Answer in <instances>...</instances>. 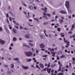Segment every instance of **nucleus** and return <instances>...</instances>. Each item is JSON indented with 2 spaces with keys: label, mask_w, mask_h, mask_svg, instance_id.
I'll use <instances>...</instances> for the list:
<instances>
[{
  "label": "nucleus",
  "mask_w": 75,
  "mask_h": 75,
  "mask_svg": "<svg viewBox=\"0 0 75 75\" xmlns=\"http://www.w3.org/2000/svg\"><path fill=\"white\" fill-rule=\"evenodd\" d=\"M25 54L27 57H31L33 55V52H25Z\"/></svg>",
  "instance_id": "obj_1"
},
{
  "label": "nucleus",
  "mask_w": 75,
  "mask_h": 75,
  "mask_svg": "<svg viewBox=\"0 0 75 75\" xmlns=\"http://www.w3.org/2000/svg\"><path fill=\"white\" fill-rule=\"evenodd\" d=\"M65 68L63 67L62 68L61 70V67L59 66V70L57 71L58 72H59V71H61L62 72H65Z\"/></svg>",
  "instance_id": "obj_2"
},
{
  "label": "nucleus",
  "mask_w": 75,
  "mask_h": 75,
  "mask_svg": "<svg viewBox=\"0 0 75 75\" xmlns=\"http://www.w3.org/2000/svg\"><path fill=\"white\" fill-rule=\"evenodd\" d=\"M65 6L68 9V10L69 7V4L68 1H66Z\"/></svg>",
  "instance_id": "obj_3"
},
{
  "label": "nucleus",
  "mask_w": 75,
  "mask_h": 75,
  "mask_svg": "<svg viewBox=\"0 0 75 75\" xmlns=\"http://www.w3.org/2000/svg\"><path fill=\"white\" fill-rule=\"evenodd\" d=\"M64 42H67L66 44H67V45H70V44H69V42H68V40H65V38H64Z\"/></svg>",
  "instance_id": "obj_4"
},
{
  "label": "nucleus",
  "mask_w": 75,
  "mask_h": 75,
  "mask_svg": "<svg viewBox=\"0 0 75 75\" xmlns=\"http://www.w3.org/2000/svg\"><path fill=\"white\" fill-rule=\"evenodd\" d=\"M40 46L41 48H45V46L43 44H41L40 45Z\"/></svg>",
  "instance_id": "obj_5"
},
{
  "label": "nucleus",
  "mask_w": 75,
  "mask_h": 75,
  "mask_svg": "<svg viewBox=\"0 0 75 75\" xmlns=\"http://www.w3.org/2000/svg\"><path fill=\"white\" fill-rule=\"evenodd\" d=\"M22 67L24 69H28V68H29V67L27 66H24L23 65L22 66Z\"/></svg>",
  "instance_id": "obj_6"
},
{
  "label": "nucleus",
  "mask_w": 75,
  "mask_h": 75,
  "mask_svg": "<svg viewBox=\"0 0 75 75\" xmlns=\"http://www.w3.org/2000/svg\"><path fill=\"white\" fill-rule=\"evenodd\" d=\"M42 10L43 11L45 12V13H47V11H46L47 10V8L45 7L44 9L43 8H42Z\"/></svg>",
  "instance_id": "obj_7"
},
{
  "label": "nucleus",
  "mask_w": 75,
  "mask_h": 75,
  "mask_svg": "<svg viewBox=\"0 0 75 75\" xmlns=\"http://www.w3.org/2000/svg\"><path fill=\"white\" fill-rule=\"evenodd\" d=\"M0 42L2 44H4V43H5V41L2 40L1 39H0Z\"/></svg>",
  "instance_id": "obj_8"
},
{
  "label": "nucleus",
  "mask_w": 75,
  "mask_h": 75,
  "mask_svg": "<svg viewBox=\"0 0 75 75\" xmlns=\"http://www.w3.org/2000/svg\"><path fill=\"white\" fill-rule=\"evenodd\" d=\"M60 13H61V14H67V13L65 11H61L60 12Z\"/></svg>",
  "instance_id": "obj_9"
},
{
  "label": "nucleus",
  "mask_w": 75,
  "mask_h": 75,
  "mask_svg": "<svg viewBox=\"0 0 75 75\" xmlns=\"http://www.w3.org/2000/svg\"><path fill=\"white\" fill-rule=\"evenodd\" d=\"M51 69H48V68H47V71L48 72V73L49 74H50V72H51Z\"/></svg>",
  "instance_id": "obj_10"
},
{
  "label": "nucleus",
  "mask_w": 75,
  "mask_h": 75,
  "mask_svg": "<svg viewBox=\"0 0 75 75\" xmlns=\"http://www.w3.org/2000/svg\"><path fill=\"white\" fill-rule=\"evenodd\" d=\"M23 45L24 47H28V48H30V47L29 46L25 44H23Z\"/></svg>",
  "instance_id": "obj_11"
},
{
  "label": "nucleus",
  "mask_w": 75,
  "mask_h": 75,
  "mask_svg": "<svg viewBox=\"0 0 75 75\" xmlns=\"http://www.w3.org/2000/svg\"><path fill=\"white\" fill-rule=\"evenodd\" d=\"M30 35H25V38H30Z\"/></svg>",
  "instance_id": "obj_12"
},
{
  "label": "nucleus",
  "mask_w": 75,
  "mask_h": 75,
  "mask_svg": "<svg viewBox=\"0 0 75 75\" xmlns=\"http://www.w3.org/2000/svg\"><path fill=\"white\" fill-rule=\"evenodd\" d=\"M13 31L14 33H15V34H16V33H17V31H16V30L14 29H13Z\"/></svg>",
  "instance_id": "obj_13"
},
{
  "label": "nucleus",
  "mask_w": 75,
  "mask_h": 75,
  "mask_svg": "<svg viewBox=\"0 0 75 75\" xmlns=\"http://www.w3.org/2000/svg\"><path fill=\"white\" fill-rule=\"evenodd\" d=\"M40 66L41 68H44V65L41 63L40 64Z\"/></svg>",
  "instance_id": "obj_14"
},
{
  "label": "nucleus",
  "mask_w": 75,
  "mask_h": 75,
  "mask_svg": "<svg viewBox=\"0 0 75 75\" xmlns=\"http://www.w3.org/2000/svg\"><path fill=\"white\" fill-rule=\"evenodd\" d=\"M52 54H52V56H53V57H55V54L57 53V52H52Z\"/></svg>",
  "instance_id": "obj_15"
},
{
  "label": "nucleus",
  "mask_w": 75,
  "mask_h": 75,
  "mask_svg": "<svg viewBox=\"0 0 75 75\" xmlns=\"http://www.w3.org/2000/svg\"><path fill=\"white\" fill-rule=\"evenodd\" d=\"M60 35L62 36V37H65V35H64V33H62L60 34Z\"/></svg>",
  "instance_id": "obj_16"
},
{
  "label": "nucleus",
  "mask_w": 75,
  "mask_h": 75,
  "mask_svg": "<svg viewBox=\"0 0 75 75\" xmlns=\"http://www.w3.org/2000/svg\"><path fill=\"white\" fill-rule=\"evenodd\" d=\"M29 7L30 10H33V7L32 6H29Z\"/></svg>",
  "instance_id": "obj_17"
},
{
  "label": "nucleus",
  "mask_w": 75,
  "mask_h": 75,
  "mask_svg": "<svg viewBox=\"0 0 75 75\" xmlns=\"http://www.w3.org/2000/svg\"><path fill=\"white\" fill-rule=\"evenodd\" d=\"M27 14H28V15L26 16V18H30V16L29 15L30 13H28Z\"/></svg>",
  "instance_id": "obj_18"
},
{
  "label": "nucleus",
  "mask_w": 75,
  "mask_h": 75,
  "mask_svg": "<svg viewBox=\"0 0 75 75\" xmlns=\"http://www.w3.org/2000/svg\"><path fill=\"white\" fill-rule=\"evenodd\" d=\"M13 40L14 41H16L17 40V38L14 37L13 39Z\"/></svg>",
  "instance_id": "obj_19"
},
{
  "label": "nucleus",
  "mask_w": 75,
  "mask_h": 75,
  "mask_svg": "<svg viewBox=\"0 0 75 75\" xmlns=\"http://www.w3.org/2000/svg\"><path fill=\"white\" fill-rule=\"evenodd\" d=\"M14 60L16 61H18L19 60V59L17 58H15L14 59Z\"/></svg>",
  "instance_id": "obj_20"
},
{
  "label": "nucleus",
  "mask_w": 75,
  "mask_h": 75,
  "mask_svg": "<svg viewBox=\"0 0 75 75\" xmlns=\"http://www.w3.org/2000/svg\"><path fill=\"white\" fill-rule=\"evenodd\" d=\"M57 30L58 31H59V32H60L61 31V29L59 28H57Z\"/></svg>",
  "instance_id": "obj_21"
},
{
  "label": "nucleus",
  "mask_w": 75,
  "mask_h": 75,
  "mask_svg": "<svg viewBox=\"0 0 75 75\" xmlns=\"http://www.w3.org/2000/svg\"><path fill=\"white\" fill-rule=\"evenodd\" d=\"M36 67L37 68H39V69H40V70H41V68H40V67H38V65H36Z\"/></svg>",
  "instance_id": "obj_22"
},
{
  "label": "nucleus",
  "mask_w": 75,
  "mask_h": 75,
  "mask_svg": "<svg viewBox=\"0 0 75 75\" xmlns=\"http://www.w3.org/2000/svg\"><path fill=\"white\" fill-rule=\"evenodd\" d=\"M61 54H62V52H61V51H59L58 52V55H60Z\"/></svg>",
  "instance_id": "obj_23"
},
{
  "label": "nucleus",
  "mask_w": 75,
  "mask_h": 75,
  "mask_svg": "<svg viewBox=\"0 0 75 75\" xmlns=\"http://www.w3.org/2000/svg\"><path fill=\"white\" fill-rule=\"evenodd\" d=\"M8 27L9 28V29H10V30H11L12 29V27H11V25H8Z\"/></svg>",
  "instance_id": "obj_24"
},
{
  "label": "nucleus",
  "mask_w": 75,
  "mask_h": 75,
  "mask_svg": "<svg viewBox=\"0 0 75 75\" xmlns=\"http://www.w3.org/2000/svg\"><path fill=\"white\" fill-rule=\"evenodd\" d=\"M23 5L25 7H26L27 6V5L26 4H25L24 2H23Z\"/></svg>",
  "instance_id": "obj_25"
},
{
  "label": "nucleus",
  "mask_w": 75,
  "mask_h": 75,
  "mask_svg": "<svg viewBox=\"0 0 75 75\" xmlns=\"http://www.w3.org/2000/svg\"><path fill=\"white\" fill-rule=\"evenodd\" d=\"M48 22H44V23H43V25H47V24H48Z\"/></svg>",
  "instance_id": "obj_26"
},
{
  "label": "nucleus",
  "mask_w": 75,
  "mask_h": 75,
  "mask_svg": "<svg viewBox=\"0 0 75 75\" xmlns=\"http://www.w3.org/2000/svg\"><path fill=\"white\" fill-rule=\"evenodd\" d=\"M11 68H14V64H11Z\"/></svg>",
  "instance_id": "obj_27"
},
{
  "label": "nucleus",
  "mask_w": 75,
  "mask_h": 75,
  "mask_svg": "<svg viewBox=\"0 0 75 75\" xmlns=\"http://www.w3.org/2000/svg\"><path fill=\"white\" fill-rule=\"evenodd\" d=\"M33 60H34L35 62H37V60H35V58H34L33 59Z\"/></svg>",
  "instance_id": "obj_28"
},
{
  "label": "nucleus",
  "mask_w": 75,
  "mask_h": 75,
  "mask_svg": "<svg viewBox=\"0 0 75 75\" xmlns=\"http://www.w3.org/2000/svg\"><path fill=\"white\" fill-rule=\"evenodd\" d=\"M30 46L31 47H32V46H33V44H31L30 43L29 44Z\"/></svg>",
  "instance_id": "obj_29"
},
{
  "label": "nucleus",
  "mask_w": 75,
  "mask_h": 75,
  "mask_svg": "<svg viewBox=\"0 0 75 75\" xmlns=\"http://www.w3.org/2000/svg\"><path fill=\"white\" fill-rule=\"evenodd\" d=\"M55 65H56V64H54V65L53 64V65H51V67H52V68H54V67H55Z\"/></svg>",
  "instance_id": "obj_30"
},
{
  "label": "nucleus",
  "mask_w": 75,
  "mask_h": 75,
  "mask_svg": "<svg viewBox=\"0 0 75 75\" xmlns=\"http://www.w3.org/2000/svg\"><path fill=\"white\" fill-rule=\"evenodd\" d=\"M50 67V63H49L47 65V67L48 68H49Z\"/></svg>",
  "instance_id": "obj_31"
},
{
  "label": "nucleus",
  "mask_w": 75,
  "mask_h": 75,
  "mask_svg": "<svg viewBox=\"0 0 75 75\" xmlns=\"http://www.w3.org/2000/svg\"><path fill=\"white\" fill-rule=\"evenodd\" d=\"M7 74H11V72L10 71H8L7 72Z\"/></svg>",
  "instance_id": "obj_32"
},
{
  "label": "nucleus",
  "mask_w": 75,
  "mask_h": 75,
  "mask_svg": "<svg viewBox=\"0 0 75 75\" xmlns=\"http://www.w3.org/2000/svg\"><path fill=\"white\" fill-rule=\"evenodd\" d=\"M44 33H45L46 36V37H48V35H47V34H46V33H45V30H44Z\"/></svg>",
  "instance_id": "obj_33"
},
{
  "label": "nucleus",
  "mask_w": 75,
  "mask_h": 75,
  "mask_svg": "<svg viewBox=\"0 0 75 75\" xmlns=\"http://www.w3.org/2000/svg\"><path fill=\"white\" fill-rule=\"evenodd\" d=\"M71 27L72 28H75V26L74 25H72L71 26Z\"/></svg>",
  "instance_id": "obj_34"
},
{
  "label": "nucleus",
  "mask_w": 75,
  "mask_h": 75,
  "mask_svg": "<svg viewBox=\"0 0 75 75\" xmlns=\"http://www.w3.org/2000/svg\"><path fill=\"white\" fill-rule=\"evenodd\" d=\"M7 21L8 24H10V22H9V21H8V19H7Z\"/></svg>",
  "instance_id": "obj_35"
},
{
  "label": "nucleus",
  "mask_w": 75,
  "mask_h": 75,
  "mask_svg": "<svg viewBox=\"0 0 75 75\" xmlns=\"http://www.w3.org/2000/svg\"><path fill=\"white\" fill-rule=\"evenodd\" d=\"M55 51V50L54 49H52L50 51Z\"/></svg>",
  "instance_id": "obj_36"
},
{
  "label": "nucleus",
  "mask_w": 75,
  "mask_h": 75,
  "mask_svg": "<svg viewBox=\"0 0 75 75\" xmlns=\"http://www.w3.org/2000/svg\"><path fill=\"white\" fill-rule=\"evenodd\" d=\"M28 21H30V22H32V21H33V20L30 19H29L28 20Z\"/></svg>",
  "instance_id": "obj_37"
},
{
  "label": "nucleus",
  "mask_w": 75,
  "mask_h": 75,
  "mask_svg": "<svg viewBox=\"0 0 75 75\" xmlns=\"http://www.w3.org/2000/svg\"><path fill=\"white\" fill-rule=\"evenodd\" d=\"M60 57L61 58H64V57H65V56L62 55Z\"/></svg>",
  "instance_id": "obj_38"
},
{
  "label": "nucleus",
  "mask_w": 75,
  "mask_h": 75,
  "mask_svg": "<svg viewBox=\"0 0 75 75\" xmlns=\"http://www.w3.org/2000/svg\"><path fill=\"white\" fill-rule=\"evenodd\" d=\"M47 69H48V68L46 67L45 69H44V71H47Z\"/></svg>",
  "instance_id": "obj_39"
},
{
  "label": "nucleus",
  "mask_w": 75,
  "mask_h": 75,
  "mask_svg": "<svg viewBox=\"0 0 75 75\" xmlns=\"http://www.w3.org/2000/svg\"><path fill=\"white\" fill-rule=\"evenodd\" d=\"M72 60L73 61H75V58L74 57L72 58Z\"/></svg>",
  "instance_id": "obj_40"
},
{
  "label": "nucleus",
  "mask_w": 75,
  "mask_h": 75,
  "mask_svg": "<svg viewBox=\"0 0 75 75\" xmlns=\"http://www.w3.org/2000/svg\"><path fill=\"white\" fill-rule=\"evenodd\" d=\"M43 17H45V18H46V19H47V20L48 19V18H47L46 16H44Z\"/></svg>",
  "instance_id": "obj_41"
},
{
  "label": "nucleus",
  "mask_w": 75,
  "mask_h": 75,
  "mask_svg": "<svg viewBox=\"0 0 75 75\" xmlns=\"http://www.w3.org/2000/svg\"><path fill=\"white\" fill-rule=\"evenodd\" d=\"M3 31V29H2V28L0 27V31Z\"/></svg>",
  "instance_id": "obj_42"
},
{
  "label": "nucleus",
  "mask_w": 75,
  "mask_h": 75,
  "mask_svg": "<svg viewBox=\"0 0 75 75\" xmlns=\"http://www.w3.org/2000/svg\"><path fill=\"white\" fill-rule=\"evenodd\" d=\"M59 75H63V73H61L59 74Z\"/></svg>",
  "instance_id": "obj_43"
},
{
  "label": "nucleus",
  "mask_w": 75,
  "mask_h": 75,
  "mask_svg": "<svg viewBox=\"0 0 75 75\" xmlns=\"http://www.w3.org/2000/svg\"><path fill=\"white\" fill-rule=\"evenodd\" d=\"M15 27H16V28H17V29H18V26L15 25Z\"/></svg>",
  "instance_id": "obj_44"
},
{
  "label": "nucleus",
  "mask_w": 75,
  "mask_h": 75,
  "mask_svg": "<svg viewBox=\"0 0 75 75\" xmlns=\"http://www.w3.org/2000/svg\"><path fill=\"white\" fill-rule=\"evenodd\" d=\"M40 37L41 38H42V37H43V36L42 35H40Z\"/></svg>",
  "instance_id": "obj_45"
},
{
  "label": "nucleus",
  "mask_w": 75,
  "mask_h": 75,
  "mask_svg": "<svg viewBox=\"0 0 75 75\" xmlns=\"http://www.w3.org/2000/svg\"><path fill=\"white\" fill-rule=\"evenodd\" d=\"M20 30H21V29H23V28L21 26H20Z\"/></svg>",
  "instance_id": "obj_46"
},
{
  "label": "nucleus",
  "mask_w": 75,
  "mask_h": 75,
  "mask_svg": "<svg viewBox=\"0 0 75 75\" xmlns=\"http://www.w3.org/2000/svg\"><path fill=\"white\" fill-rule=\"evenodd\" d=\"M43 15L44 16H47V14H46L45 13V12H44L43 13Z\"/></svg>",
  "instance_id": "obj_47"
},
{
  "label": "nucleus",
  "mask_w": 75,
  "mask_h": 75,
  "mask_svg": "<svg viewBox=\"0 0 75 75\" xmlns=\"http://www.w3.org/2000/svg\"><path fill=\"white\" fill-rule=\"evenodd\" d=\"M13 22L15 24H16V21H13Z\"/></svg>",
  "instance_id": "obj_48"
},
{
  "label": "nucleus",
  "mask_w": 75,
  "mask_h": 75,
  "mask_svg": "<svg viewBox=\"0 0 75 75\" xmlns=\"http://www.w3.org/2000/svg\"><path fill=\"white\" fill-rule=\"evenodd\" d=\"M31 61V59H28V62H30V61Z\"/></svg>",
  "instance_id": "obj_49"
},
{
  "label": "nucleus",
  "mask_w": 75,
  "mask_h": 75,
  "mask_svg": "<svg viewBox=\"0 0 75 75\" xmlns=\"http://www.w3.org/2000/svg\"><path fill=\"white\" fill-rule=\"evenodd\" d=\"M9 20L10 21H12V20H11V17L9 18Z\"/></svg>",
  "instance_id": "obj_50"
},
{
  "label": "nucleus",
  "mask_w": 75,
  "mask_h": 75,
  "mask_svg": "<svg viewBox=\"0 0 75 75\" xmlns=\"http://www.w3.org/2000/svg\"><path fill=\"white\" fill-rule=\"evenodd\" d=\"M23 13L25 14V15H26V14H27V12L25 11L23 12Z\"/></svg>",
  "instance_id": "obj_51"
},
{
  "label": "nucleus",
  "mask_w": 75,
  "mask_h": 75,
  "mask_svg": "<svg viewBox=\"0 0 75 75\" xmlns=\"http://www.w3.org/2000/svg\"><path fill=\"white\" fill-rule=\"evenodd\" d=\"M54 69H52V70L51 72L52 73L54 72Z\"/></svg>",
  "instance_id": "obj_52"
},
{
  "label": "nucleus",
  "mask_w": 75,
  "mask_h": 75,
  "mask_svg": "<svg viewBox=\"0 0 75 75\" xmlns=\"http://www.w3.org/2000/svg\"><path fill=\"white\" fill-rule=\"evenodd\" d=\"M6 17L7 18H8V14H7V13L6 14Z\"/></svg>",
  "instance_id": "obj_53"
},
{
  "label": "nucleus",
  "mask_w": 75,
  "mask_h": 75,
  "mask_svg": "<svg viewBox=\"0 0 75 75\" xmlns=\"http://www.w3.org/2000/svg\"><path fill=\"white\" fill-rule=\"evenodd\" d=\"M4 66L5 67H8V65H4Z\"/></svg>",
  "instance_id": "obj_54"
},
{
  "label": "nucleus",
  "mask_w": 75,
  "mask_h": 75,
  "mask_svg": "<svg viewBox=\"0 0 75 75\" xmlns=\"http://www.w3.org/2000/svg\"><path fill=\"white\" fill-rule=\"evenodd\" d=\"M64 51L65 52H67V50L66 49Z\"/></svg>",
  "instance_id": "obj_55"
},
{
  "label": "nucleus",
  "mask_w": 75,
  "mask_h": 75,
  "mask_svg": "<svg viewBox=\"0 0 75 75\" xmlns=\"http://www.w3.org/2000/svg\"><path fill=\"white\" fill-rule=\"evenodd\" d=\"M46 59H47V58H43V60H46Z\"/></svg>",
  "instance_id": "obj_56"
},
{
  "label": "nucleus",
  "mask_w": 75,
  "mask_h": 75,
  "mask_svg": "<svg viewBox=\"0 0 75 75\" xmlns=\"http://www.w3.org/2000/svg\"><path fill=\"white\" fill-rule=\"evenodd\" d=\"M47 15H48V16H49V17H50V14L47 13Z\"/></svg>",
  "instance_id": "obj_57"
},
{
  "label": "nucleus",
  "mask_w": 75,
  "mask_h": 75,
  "mask_svg": "<svg viewBox=\"0 0 75 75\" xmlns=\"http://www.w3.org/2000/svg\"><path fill=\"white\" fill-rule=\"evenodd\" d=\"M61 19H62L63 20H64V19H65V18H64L62 17H61Z\"/></svg>",
  "instance_id": "obj_58"
},
{
  "label": "nucleus",
  "mask_w": 75,
  "mask_h": 75,
  "mask_svg": "<svg viewBox=\"0 0 75 75\" xmlns=\"http://www.w3.org/2000/svg\"><path fill=\"white\" fill-rule=\"evenodd\" d=\"M16 25H19L18 24V23H16L15 24Z\"/></svg>",
  "instance_id": "obj_59"
},
{
  "label": "nucleus",
  "mask_w": 75,
  "mask_h": 75,
  "mask_svg": "<svg viewBox=\"0 0 75 75\" xmlns=\"http://www.w3.org/2000/svg\"><path fill=\"white\" fill-rule=\"evenodd\" d=\"M62 49H64L65 48V47H64L63 46H62Z\"/></svg>",
  "instance_id": "obj_60"
},
{
  "label": "nucleus",
  "mask_w": 75,
  "mask_h": 75,
  "mask_svg": "<svg viewBox=\"0 0 75 75\" xmlns=\"http://www.w3.org/2000/svg\"><path fill=\"white\" fill-rule=\"evenodd\" d=\"M69 66H70V67H71V63H70L69 64Z\"/></svg>",
  "instance_id": "obj_61"
},
{
  "label": "nucleus",
  "mask_w": 75,
  "mask_h": 75,
  "mask_svg": "<svg viewBox=\"0 0 75 75\" xmlns=\"http://www.w3.org/2000/svg\"><path fill=\"white\" fill-rule=\"evenodd\" d=\"M34 9H37V7L36 6H34Z\"/></svg>",
  "instance_id": "obj_62"
},
{
  "label": "nucleus",
  "mask_w": 75,
  "mask_h": 75,
  "mask_svg": "<svg viewBox=\"0 0 75 75\" xmlns=\"http://www.w3.org/2000/svg\"><path fill=\"white\" fill-rule=\"evenodd\" d=\"M9 50H12V47H9Z\"/></svg>",
  "instance_id": "obj_63"
},
{
  "label": "nucleus",
  "mask_w": 75,
  "mask_h": 75,
  "mask_svg": "<svg viewBox=\"0 0 75 75\" xmlns=\"http://www.w3.org/2000/svg\"><path fill=\"white\" fill-rule=\"evenodd\" d=\"M52 60H54V59H55V58L54 57H52Z\"/></svg>",
  "instance_id": "obj_64"
}]
</instances>
